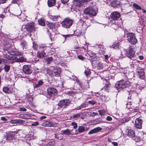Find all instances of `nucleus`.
<instances>
[{"mask_svg": "<svg viewBox=\"0 0 146 146\" xmlns=\"http://www.w3.org/2000/svg\"><path fill=\"white\" fill-rule=\"evenodd\" d=\"M51 127H55L57 126V123H52L51 122Z\"/></svg>", "mask_w": 146, "mask_h": 146, "instance_id": "e2e57ef3", "label": "nucleus"}, {"mask_svg": "<svg viewBox=\"0 0 146 146\" xmlns=\"http://www.w3.org/2000/svg\"><path fill=\"white\" fill-rule=\"evenodd\" d=\"M86 0H74L76 2V4L77 6H80L81 4L85 2Z\"/></svg>", "mask_w": 146, "mask_h": 146, "instance_id": "c756f323", "label": "nucleus"}, {"mask_svg": "<svg viewBox=\"0 0 146 146\" xmlns=\"http://www.w3.org/2000/svg\"><path fill=\"white\" fill-rule=\"evenodd\" d=\"M45 52L44 50L39 51L37 53L38 58H42L44 57L46 55Z\"/></svg>", "mask_w": 146, "mask_h": 146, "instance_id": "412c9836", "label": "nucleus"}, {"mask_svg": "<svg viewBox=\"0 0 146 146\" xmlns=\"http://www.w3.org/2000/svg\"><path fill=\"white\" fill-rule=\"evenodd\" d=\"M120 14L119 12L115 11L113 12L110 15L111 19L113 20H116L120 17Z\"/></svg>", "mask_w": 146, "mask_h": 146, "instance_id": "4468645a", "label": "nucleus"}, {"mask_svg": "<svg viewBox=\"0 0 146 146\" xmlns=\"http://www.w3.org/2000/svg\"><path fill=\"white\" fill-rule=\"evenodd\" d=\"M10 66L5 64L4 67V69L5 72H8L10 69Z\"/></svg>", "mask_w": 146, "mask_h": 146, "instance_id": "79ce46f5", "label": "nucleus"}, {"mask_svg": "<svg viewBox=\"0 0 146 146\" xmlns=\"http://www.w3.org/2000/svg\"><path fill=\"white\" fill-rule=\"evenodd\" d=\"M70 104V101L69 100H63L59 102L57 106H58V109H64L68 106Z\"/></svg>", "mask_w": 146, "mask_h": 146, "instance_id": "423d86ee", "label": "nucleus"}, {"mask_svg": "<svg viewBox=\"0 0 146 146\" xmlns=\"http://www.w3.org/2000/svg\"><path fill=\"white\" fill-rule=\"evenodd\" d=\"M26 30L29 32H32L35 30V27L33 24L31 23L28 25H25L24 27Z\"/></svg>", "mask_w": 146, "mask_h": 146, "instance_id": "f8f14e48", "label": "nucleus"}, {"mask_svg": "<svg viewBox=\"0 0 146 146\" xmlns=\"http://www.w3.org/2000/svg\"><path fill=\"white\" fill-rule=\"evenodd\" d=\"M101 98L102 100V101H107L106 100L107 97L104 94L101 95Z\"/></svg>", "mask_w": 146, "mask_h": 146, "instance_id": "49530a36", "label": "nucleus"}, {"mask_svg": "<svg viewBox=\"0 0 146 146\" xmlns=\"http://www.w3.org/2000/svg\"><path fill=\"white\" fill-rule=\"evenodd\" d=\"M78 58L80 60H83L84 59V58L81 55L78 56Z\"/></svg>", "mask_w": 146, "mask_h": 146, "instance_id": "13d9d810", "label": "nucleus"}, {"mask_svg": "<svg viewBox=\"0 0 146 146\" xmlns=\"http://www.w3.org/2000/svg\"><path fill=\"white\" fill-rule=\"evenodd\" d=\"M57 91L56 89L53 87H49L47 90L46 96L48 98L53 97L57 95Z\"/></svg>", "mask_w": 146, "mask_h": 146, "instance_id": "39448f33", "label": "nucleus"}, {"mask_svg": "<svg viewBox=\"0 0 146 146\" xmlns=\"http://www.w3.org/2000/svg\"><path fill=\"white\" fill-rule=\"evenodd\" d=\"M133 7L134 8L136 9L139 10H141L142 9L141 7L135 3H134L133 4Z\"/></svg>", "mask_w": 146, "mask_h": 146, "instance_id": "ea45409f", "label": "nucleus"}, {"mask_svg": "<svg viewBox=\"0 0 146 146\" xmlns=\"http://www.w3.org/2000/svg\"><path fill=\"white\" fill-rule=\"evenodd\" d=\"M10 122L13 124H23L25 123V121L20 119H12L10 121Z\"/></svg>", "mask_w": 146, "mask_h": 146, "instance_id": "6ab92c4d", "label": "nucleus"}, {"mask_svg": "<svg viewBox=\"0 0 146 146\" xmlns=\"http://www.w3.org/2000/svg\"><path fill=\"white\" fill-rule=\"evenodd\" d=\"M23 70L25 74H29L32 73L33 70L30 65H25L23 67Z\"/></svg>", "mask_w": 146, "mask_h": 146, "instance_id": "9d476101", "label": "nucleus"}, {"mask_svg": "<svg viewBox=\"0 0 146 146\" xmlns=\"http://www.w3.org/2000/svg\"><path fill=\"white\" fill-rule=\"evenodd\" d=\"M15 54L17 56H19L21 55V53L19 52H15Z\"/></svg>", "mask_w": 146, "mask_h": 146, "instance_id": "052dcab7", "label": "nucleus"}, {"mask_svg": "<svg viewBox=\"0 0 146 146\" xmlns=\"http://www.w3.org/2000/svg\"><path fill=\"white\" fill-rule=\"evenodd\" d=\"M102 128L100 127H98L91 130L88 132L89 134H91L93 133H97L101 131Z\"/></svg>", "mask_w": 146, "mask_h": 146, "instance_id": "f3484780", "label": "nucleus"}, {"mask_svg": "<svg viewBox=\"0 0 146 146\" xmlns=\"http://www.w3.org/2000/svg\"><path fill=\"white\" fill-rule=\"evenodd\" d=\"M86 106V105L85 104L83 103L82 104L80 107H78V109H81L83 108H85Z\"/></svg>", "mask_w": 146, "mask_h": 146, "instance_id": "603ef678", "label": "nucleus"}, {"mask_svg": "<svg viewBox=\"0 0 146 146\" xmlns=\"http://www.w3.org/2000/svg\"><path fill=\"white\" fill-rule=\"evenodd\" d=\"M17 134L15 131H9L7 133L6 136V139L9 140H11L15 139L16 138L15 135Z\"/></svg>", "mask_w": 146, "mask_h": 146, "instance_id": "6e6552de", "label": "nucleus"}, {"mask_svg": "<svg viewBox=\"0 0 146 146\" xmlns=\"http://www.w3.org/2000/svg\"><path fill=\"white\" fill-rule=\"evenodd\" d=\"M49 17L51 20L52 21H57L58 18H60L59 15L53 16L50 15Z\"/></svg>", "mask_w": 146, "mask_h": 146, "instance_id": "bb28decb", "label": "nucleus"}, {"mask_svg": "<svg viewBox=\"0 0 146 146\" xmlns=\"http://www.w3.org/2000/svg\"><path fill=\"white\" fill-rule=\"evenodd\" d=\"M129 50L126 53L127 57L131 59L134 58L135 56V52L133 50V46H130L129 48Z\"/></svg>", "mask_w": 146, "mask_h": 146, "instance_id": "1a4fd4ad", "label": "nucleus"}, {"mask_svg": "<svg viewBox=\"0 0 146 146\" xmlns=\"http://www.w3.org/2000/svg\"><path fill=\"white\" fill-rule=\"evenodd\" d=\"M19 116L20 117L25 119V113H22L21 114H20L19 115Z\"/></svg>", "mask_w": 146, "mask_h": 146, "instance_id": "680f3d73", "label": "nucleus"}, {"mask_svg": "<svg viewBox=\"0 0 146 146\" xmlns=\"http://www.w3.org/2000/svg\"><path fill=\"white\" fill-rule=\"evenodd\" d=\"M88 113V115L92 117H94L96 115H98V113L92 111L89 112Z\"/></svg>", "mask_w": 146, "mask_h": 146, "instance_id": "a19ab883", "label": "nucleus"}, {"mask_svg": "<svg viewBox=\"0 0 146 146\" xmlns=\"http://www.w3.org/2000/svg\"><path fill=\"white\" fill-rule=\"evenodd\" d=\"M137 75L138 77L141 79L145 78L144 69L140 67H138L136 70Z\"/></svg>", "mask_w": 146, "mask_h": 146, "instance_id": "0eeeda50", "label": "nucleus"}, {"mask_svg": "<svg viewBox=\"0 0 146 146\" xmlns=\"http://www.w3.org/2000/svg\"><path fill=\"white\" fill-rule=\"evenodd\" d=\"M61 132H62V135H69L71 134L70 131L68 129H67L64 130H62Z\"/></svg>", "mask_w": 146, "mask_h": 146, "instance_id": "2f4dec72", "label": "nucleus"}, {"mask_svg": "<svg viewBox=\"0 0 146 146\" xmlns=\"http://www.w3.org/2000/svg\"><path fill=\"white\" fill-rule=\"evenodd\" d=\"M28 101L29 102L31 105H32L31 106L33 107L34 108L35 107V106L33 104L32 102L33 100V98L31 96H28L27 97Z\"/></svg>", "mask_w": 146, "mask_h": 146, "instance_id": "a878e982", "label": "nucleus"}, {"mask_svg": "<svg viewBox=\"0 0 146 146\" xmlns=\"http://www.w3.org/2000/svg\"><path fill=\"white\" fill-rule=\"evenodd\" d=\"M21 45L22 47L23 50H25L27 48V42L25 40H22L21 43Z\"/></svg>", "mask_w": 146, "mask_h": 146, "instance_id": "4be33fe9", "label": "nucleus"}, {"mask_svg": "<svg viewBox=\"0 0 146 146\" xmlns=\"http://www.w3.org/2000/svg\"><path fill=\"white\" fill-rule=\"evenodd\" d=\"M129 86L128 82H126L124 80H121L117 82L115 85L116 88L118 89L125 88L129 87Z\"/></svg>", "mask_w": 146, "mask_h": 146, "instance_id": "f03ea898", "label": "nucleus"}, {"mask_svg": "<svg viewBox=\"0 0 146 146\" xmlns=\"http://www.w3.org/2000/svg\"><path fill=\"white\" fill-rule=\"evenodd\" d=\"M69 0H61L62 2L63 3H67Z\"/></svg>", "mask_w": 146, "mask_h": 146, "instance_id": "69168bd1", "label": "nucleus"}, {"mask_svg": "<svg viewBox=\"0 0 146 146\" xmlns=\"http://www.w3.org/2000/svg\"><path fill=\"white\" fill-rule=\"evenodd\" d=\"M3 91L6 94H9L11 92V89L6 87H4L3 88Z\"/></svg>", "mask_w": 146, "mask_h": 146, "instance_id": "7c9ffc66", "label": "nucleus"}, {"mask_svg": "<svg viewBox=\"0 0 146 146\" xmlns=\"http://www.w3.org/2000/svg\"><path fill=\"white\" fill-rule=\"evenodd\" d=\"M22 80L26 84L29 83L30 82L29 78L27 77H24Z\"/></svg>", "mask_w": 146, "mask_h": 146, "instance_id": "a18cd8bd", "label": "nucleus"}, {"mask_svg": "<svg viewBox=\"0 0 146 146\" xmlns=\"http://www.w3.org/2000/svg\"><path fill=\"white\" fill-rule=\"evenodd\" d=\"M98 112L99 114L101 115H103L105 114V111L104 110H99Z\"/></svg>", "mask_w": 146, "mask_h": 146, "instance_id": "5fc2aeb1", "label": "nucleus"}, {"mask_svg": "<svg viewBox=\"0 0 146 146\" xmlns=\"http://www.w3.org/2000/svg\"><path fill=\"white\" fill-rule=\"evenodd\" d=\"M126 135L127 136L131 138H133L135 137V131L131 129H127Z\"/></svg>", "mask_w": 146, "mask_h": 146, "instance_id": "dca6fc26", "label": "nucleus"}, {"mask_svg": "<svg viewBox=\"0 0 146 146\" xmlns=\"http://www.w3.org/2000/svg\"><path fill=\"white\" fill-rule=\"evenodd\" d=\"M126 36L128 41L133 45L136 44L137 40L134 34L132 33L128 32L126 33Z\"/></svg>", "mask_w": 146, "mask_h": 146, "instance_id": "f257e3e1", "label": "nucleus"}, {"mask_svg": "<svg viewBox=\"0 0 146 146\" xmlns=\"http://www.w3.org/2000/svg\"><path fill=\"white\" fill-rule=\"evenodd\" d=\"M135 126L136 128L141 129L142 128V121L139 118H137L135 121Z\"/></svg>", "mask_w": 146, "mask_h": 146, "instance_id": "ddd939ff", "label": "nucleus"}, {"mask_svg": "<svg viewBox=\"0 0 146 146\" xmlns=\"http://www.w3.org/2000/svg\"><path fill=\"white\" fill-rule=\"evenodd\" d=\"M117 0H113V1H112L111 3V6L112 7H115L116 6H117Z\"/></svg>", "mask_w": 146, "mask_h": 146, "instance_id": "58836bf2", "label": "nucleus"}, {"mask_svg": "<svg viewBox=\"0 0 146 146\" xmlns=\"http://www.w3.org/2000/svg\"><path fill=\"white\" fill-rule=\"evenodd\" d=\"M81 114L80 113H78L72 116L73 119H77L78 118L80 117Z\"/></svg>", "mask_w": 146, "mask_h": 146, "instance_id": "de8ad7c7", "label": "nucleus"}, {"mask_svg": "<svg viewBox=\"0 0 146 146\" xmlns=\"http://www.w3.org/2000/svg\"><path fill=\"white\" fill-rule=\"evenodd\" d=\"M80 87L79 90L80 91V92H84L86 89L87 87L85 86V84H82V85H81L80 84Z\"/></svg>", "mask_w": 146, "mask_h": 146, "instance_id": "c85d7f7f", "label": "nucleus"}, {"mask_svg": "<svg viewBox=\"0 0 146 146\" xmlns=\"http://www.w3.org/2000/svg\"><path fill=\"white\" fill-rule=\"evenodd\" d=\"M85 130V128L83 126H80L78 127V130L79 133L83 132Z\"/></svg>", "mask_w": 146, "mask_h": 146, "instance_id": "4c0bfd02", "label": "nucleus"}, {"mask_svg": "<svg viewBox=\"0 0 146 146\" xmlns=\"http://www.w3.org/2000/svg\"><path fill=\"white\" fill-rule=\"evenodd\" d=\"M129 97L128 98V101H127L128 103L126 104V108L127 110H129L130 109H133V106L131 104V102L129 101Z\"/></svg>", "mask_w": 146, "mask_h": 146, "instance_id": "b1692460", "label": "nucleus"}, {"mask_svg": "<svg viewBox=\"0 0 146 146\" xmlns=\"http://www.w3.org/2000/svg\"><path fill=\"white\" fill-rule=\"evenodd\" d=\"M39 25L42 26H44L45 25V23L44 20L42 19H39L38 21Z\"/></svg>", "mask_w": 146, "mask_h": 146, "instance_id": "e433bc0d", "label": "nucleus"}, {"mask_svg": "<svg viewBox=\"0 0 146 146\" xmlns=\"http://www.w3.org/2000/svg\"><path fill=\"white\" fill-rule=\"evenodd\" d=\"M40 48H43L44 49L43 50L46 52V50L48 49L49 50L50 49V47L47 46L45 44H42L40 45L39 46Z\"/></svg>", "mask_w": 146, "mask_h": 146, "instance_id": "f704fd0d", "label": "nucleus"}, {"mask_svg": "<svg viewBox=\"0 0 146 146\" xmlns=\"http://www.w3.org/2000/svg\"><path fill=\"white\" fill-rule=\"evenodd\" d=\"M6 0H0V4H3L5 3Z\"/></svg>", "mask_w": 146, "mask_h": 146, "instance_id": "338daca9", "label": "nucleus"}, {"mask_svg": "<svg viewBox=\"0 0 146 146\" xmlns=\"http://www.w3.org/2000/svg\"><path fill=\"white\" fill-rule=\"evenodd\" d=\"M112 144L114 146H117L118 143L116 142H112Z\"/></svg>", "mask_w": 146, "mask_h": 146, "instance_id": "774afa93", "label": "nucleus"}, {"mask_svg": "<svg viewBox=\"0 0 146 146\" xmlns=\"http://www.w3.org/2000/svg\"><path fill=\"white\" fill-rule=\"evenodd\" d=\"M16 58L13 56H11L10 57H9L8 59L10 60L7 63L10 64H13L15 62H16L15 60Z\"/></svg>", "mask_w": 146, "mask_h": 146, "instance_id": "393cba45", "label": "nucleus"}, {"mask_svg": "<svg viewBox=\"0 0 146 146\" xmlns=\"http://www.w3.org/2000/svg\"><path fill=\"white\" fill-rule=\"evenodd\" d=\"M72 21L69 18H66L62 21L61 23L62 26L66 28H69L72 24Z\"/></svg>", "mask_w": 146, "mask_h": 146, "instance_id": "20e7f679", "label": "nucleus"}, {"mask_svg": "<svg viewBox=\"0 0 146 146\" xmlns=\"http://www.w3.org/2000/svg\"><path fill=\"white\" fill-rule=\"evenodd\" d=\"M134 139L136 142H138L140 141V138L139 137H135Z\"/></svg>", "mask_w": 146, "mask_h": 146, "instance_id": "6e6d98bb", "label": "nucleus"}, {"mask_svg": "<svg viewBox=\"0 0 146 146\" xmlns=\"http://www.w3.org/2000/svg\"><path fill=\"white\" fill-rule=\"evenodd\" d=\"M72 125L73 126V128L74 129H76L77 127V124L75 122H72Z\"/></svg>", "mask_w": 146, "mask_h": 146, "instance_id": "8fccbe9b", "label": "nucleus"}, {"mask_svg": "<svg viewBox=\"0 0 146 146\" xmlns=\"http://www.w3.org/2000/svg\"><path fill=\"white\" fill-rule=\"evenodd\" d=\"M53 60V58L52 57H48L46 59V61L48 64H49Z\"/></svg>", "mask_w": 146, "mask_h": 146, "instance_id": "37998d69", "label": "nucleus"}, {"mask_svg": "<svg viewBox=\"0 0 146 146\" xmlns=\"http://www.w3.org/2000/svg\"><path fill=\"white\" fill-rule=\"evenodd\" d=\"M110 84L109 82H107L104 87L101 89L102 91H104L105 92H108L110 87Z\"/></svg>", "mask_w": 146, "mask_h": 146, "instance_id": "a211bd4d", "label": "nucleus"}, {"mask_svg": "<svg viewBox=\"0 0 146 146\" xmlns=\"http://www.w3.org/2000/svg\"><path fill=\"white\" fill-rule=\"evenodd\" d=\"M87 113L86 112H85L82 113H80V114H81L80 117L82 119H84L86 116Z\"/></svg>", "mask_w": 146, "mask_h": 146, "instance_id": "c03bdc74", "label": "nucleus"}, {"mask_svg": "<svg viewBox=\"0 0 146 146\" xmlns=\"http://www.w3.org/2000/svg\"><path fill=\"white\" fill-rule=\"evenodd\" d=\"M61 39H63V42L64 43L66 39V36L64 35H62V37H61Z\"/></svg>", "mask_w": 146, "mask_h": 146, "instance_id": "4d7b16f0", "label": "nucleus"}, {"mask_svg": "<svg viewBox=\"0 0 146 146\" xmlns=\"http://www.w3.org/2000/svg\"><path fill=\"white\" fill-rule=\"evenodd\" d=\"M106 119L108 121H111L112 120V118L111 117L108 116L106 118Z\"/></svg>", "mask_w": 146, "mask_h": 146, "instance_id": "0e129e2a", "label": "nucleus"}, {"mask_svg": "<svg viewBox=\"0 0 146 146\" xmlns=\"http://www.w3.org/2000/svg\"><path fill=\"white\" fill-rule=\"evenodd\" d=\"M119 46V44L118 43H114L112 45V48H113L116 49L118 48V46Z\"/></svg>", "mask_w": 146, "mask_h": 146, "instance_id": "09e8293b", "label": "nucleus"}, {"mask_svg": "<svg viewBox=\"0 0 146 146\" xmlns=\"http://www.w3.org/2000/svg\"><path fill=\"white\" fill-rule=\"evenodd\" d=\"M56 0H48L47 1L48 5L49 7L54 6L55 4Z\"/></svg>", "mask_w": 146, "mask_h": 146, "instance_id": "5701e85b", "label": "nucleus"}, {"mask_svg": "<svg viewBox=\"0 0 146 146\" xmlns=\"http://www.w3.org/2000/svg\"><path fill=\"white\" fill-rule=\"evenodd\" d=\"M47 26L48 28L51 29H53L54 28V23H48L47 24Z\"/></svg>", "mask_w": 146, "mask_h": 146, "instance_id": "c9c22d12", "label": "nucleus"}, {"mask_svg": "<svg viewBox=\"0 0 146 146\" xmlns=\"http://www.w3.org/2000/svg\"><path fill=\"white\" fill-rule=\"evenodd\" d=\"M84 14L90 16H95L96 15V10L93 7H89L86 8L84 11Z\"/></svg>", "mask_w": 146, "mask_h": 146, "instance_id": "7ed1b4c3", "label": "nucleus"}, {"mask_svg": "<svg viewBox=\"0 0 146 146\" xmlns=\"http://www.w3.org/2000/svg\"><path fill=\"white\" fill-rule=\"evenodd\" d=\"M38 125V123L37 121L35 122L34 123L31 124V125L32 126H36Z\"/></svg>", "mask_w": 146, "mask_h": 146, "instance_id": "bf43d9fd", "label": "nucleus"}, {"mask_svg": "<svg viewBox=\"0 0 146 146\" xmlns=\"http://www.w3.org/2000/svg\"><path fill=\"white\" fill-rule=\"evenodd\" d=\"M43 126L47 127H50L51 126V122L48 121H44L42 123Z\"/></svg>", "mask_w": 146, "mask_h": 146, "instance_id": "72a5a7b5", "label": "nucleus"}, {"mask_svg": "<svg viewBox=\"0 0 146 146\" xmlns=\"http://www.w3.org/2000/svg\"><path fill=\"white\" fill-rule=\"evenodd\" d=\"M51 73H49V75L50 76H54L58 77L59 76V74L61 72V69L60 68L54 69L53 70L51 71Z\"/></svg>", "mask_w": 146, "mask_h": 146, "instance_id": "9b49d317", "label": "nucleus"}, {"mask_svg": "<svg viewBox=\"0 0 146 146\" xmlns=\"http://www.w3.org/2000/svg\"><path fill=\"white\" fill-rule=\"evenodd\" d=\"M25 119H29L31 117V115L29 113H25Z\"/></svg>", "mask_w": 146, "mask_h": 146, "instance_id": "3c124183", "label": "nucleus"}, {"mask_svg": "<svg viewBox=\"0 0 146 146\" xmlns=\"http://www.w3.org/2000/svg\"><path fill=\"white\" fill-rule=\"evenodd\" d=\"M26 58L22 56L19 58H17L15 59V60L18 62H22L25 61L26 60Z\"/></svg>", "mask_w": 146, "mask_h": 146, "instance_id": "cd10ccee", "label": "nucleus"}, {"mask_svg": "<svg viewBox=\"0 0 146 146\" xmlns=\"http://www.w3.org/2000/svg\"><path fill=\"white\" fill-rule=\"evenodd\" d=\"M44 83V82L42 80H39L38 81L37 83L34 84L33 87L34 89H35L42 86Z\"/></svg>", "mask_w": 146, "mask_h": 146, "instance_id": "aec40b11", "label": "nucleus"}, {"mask_svg": "<svg viewBox=\"0 0 146 146\" xmlns=\"http://www.w3.org/2000/svg\"><path fill=\"white\" fill-rule=\"evenodd\" d=\"M88 103L89 104L92 105H94L96 103V102L94 100L89 101L88 102Z\"/></svg>", "mask_w": 146, "mask_h": 146, "instance_id": "864d4df0", "label": "nucleus"}, {"mask_svg": "<svg viewBox=\"0 0 146 146\" xmlns=\"http://www.w3.org/2000/svg\"><path fill=\"white\" fill-rule=\"evenodd\" d=\"M88 23L86 21H84L82 22L81 21L79 22L78 24L80 26V28L82 29L83 30H86L88 27L89 26V25H87V23Z\"/></svg>", "mask_w": 146, "mask_h": 146, "instance_id": "2eb2a0df", "label": "nucleus"}, {"mask_svg": "<svg viewBox=\"0 0 146 146\" xmlns=\"http://www.w3.org/2000/svg\"><path fill=\"white\" fill-rule=\"evenodd\" d=\"M55 137L57 139L62 140L63 139V137L61 135L60 133H54Z\"/></svg>", "mask_w": 146, "mask_h": 146, "instance_id": "473e14b6", "label": "nucleus"}]
</instances>
